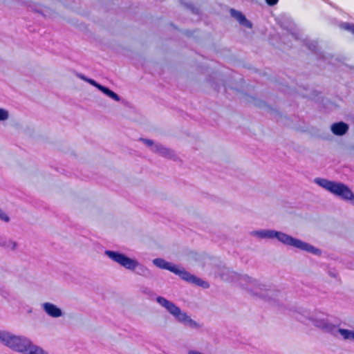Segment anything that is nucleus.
Listing matches in <instances>:
<instances>
[{
    "label": "nucleus",
    "mask_w": 354,
    "mask_h": 354,
    "mask_svg": "<svg viewBox=\"0 0 354 354\" xmlns=\"http://www.w3.org/2000/svg\"><path fill=\"white\" fill-rule=\"evenodd\" d=\"M141 140L149 146H152L153 145V142L151 140L142 138Z\"/></svg>",
    "instance_id": "obj_23"
},
{
    "label": "nucleus",
    "mask_w": 354,
    "mask_h": 354,
    "mask_svg": "<svg viewBox=\"0 0 354 354\" xmlns=\"http://www.w3.org/2000/svg\"><path fill=\"white\" fill-rule=\"evenodd\" d=\"M152 263L156 267L174 273L188 283L201 287L203 289H207L209 288V283L208 281L192 274L185 268L178 264L168 261L163 258H156L153 259Z\"/></svg>",
    "instance_id": "obj_4"
},
{
    "label": "nucleus",
    "mask_w": 354,
    "mask_h": 354,
    "mask_svg": "<svg viewBox=\"0 0 354 354\" xmlns=\"http://www.w3.org/2000/svg\"><path fill=\"white\" fill-rule=\"evenodd\" d=\"M250 235L259 239H276L284 245L289 246L315 256L320 257L323 254L321 249L281 231L272 229L257 230L251 232Z\"/></svg>",
    "instance_id": "obj_1"
},
{
    "label": "nucleus",
    "mask_w": 354,
    "mask_h": 354,
    "mask_svg": "<svg viewBox=\"0 0 354 354\" xmlns=\"http://www.w3.org/2000/svg\"><path fill=\"white\" fill-rule=\"evenodd\" d=\"M341 28L344 30H348L354 35V24L344 23L341 25Z\"/></svg>",
    "instance_id": "obj_16"
},
{
    "label": "nucleus",
    "mask_w": 354,
    "mask_h": 354,
    "mask_svg": "<svg viewBox=\"0 0 354 354\" xmlns=\"http://www.w3.org/2000/svg\"><path fill=\"white\" fill-rule=\"evenodd\" d=\"M0 220L8 223L10 221V216L0 208Z\"/></svg>",
    "instance_id": "obj_17"
},
{
    "label": "nucleus",
    "mask_w": 354,
    "mask_h": 354,
    "mask_svg": "<svg viewBox=\"0 0 354 354\" xmlns=\"http://www.w3.org/2000/svg\"><path fill=\"white\" fill-rule=\"evenodd\" d=\"M156 147L157 151L160 153L166 154V152L168 151V149L165 148V147H163L162 146L157 145Z\"/></svg>",
    "instance_id": "obj_19"
},
{
    "label": "nucleus",
    "mask_w": 354,
    "mask_h": 354,
    "mask_svg": "<svg viewBox=\"0 0 354 354\" xmlns=\"http://www.w3.org/2000/svg\"><path fill=\"white\" fill-rule=\"evenodd\" d=\"M330 259L336 260V258L333 257V254L328 256Z\"/></svg>",
    "instance_id": "obj_28"
},
{
    "label": "nucleus",
    "mask_w": 354,
    "mask_h": 354,
    "mask_svg": "<svg viewBox=\"0 0 354 354\" xmlns=\"http://www.w3.org/2000/svg\"><path fill=\"white\" fill-rule=\"evenodd\" d=\"M18 246V243L16 241H14L11 239L7 240L5 239V245H2V248H3L6 250H15Z\"/></svg>",
    "instance_id": "obj_15"
},
{
    "label": "nucleus",
    "mask_w": 354,
    "mask_h": 354,
    "mask_svg": "<svg viewBox=\"0 0 354 354\" xmlns=\"http://www.w3.org/2000/svg\"><path fill=\"white\" fill-rule=\"evenodd\" d=\"M97 88L103 92L105 95L110 97L111 99L118 102L120 101V97L118 94H116L113 91L110 90L109 88L105 87L102 85H97Z\"/></svg>",
    "instance_id": "obj_14"
},
{
    "label": "nucleus",
    "mask_w": 354,
    "mask_h": 354,
    "mask_svg": "<svg viewBox=\"0 0 354 354\" xmlns=\"http://www.w3.org/2000/svg\"><path fill=\"white\" fill-rule=\"evenodd\" d=\"M82 79L84 80H86L88 82H89L91 84L95 86V87L97 88V85H100L99 84H97L95 80H92V79H86L83 77H81Z\"/></svg>",
    "instance_id": "obj_21"
},
{
    "label": "nucleus",
    "mask_w": 354,
    "mask_h": 354,
    "mask_svg": "<svg viewBox=\"0 0 354 354\" xmlns=\"http://www.w3.org/2000/svg\"><path fill=\"white\" fill-rule=\"evenodd\" d=\"M305 313L306 315H304L312 322L314 326L331 335L335 334L334 332L335 330V328H337V325L330 323L326 318L318 317L317 315H310V313L307 311H305Z\"/></svg>",
    "instance_id": "obj_8"
},
{
    "label": "nucleus",
    "mask_w": 354,
    "mask_h": 354,
    "mask_svg": "<svg viewBox=\"0 0 354 354\" xmlns=\"http://www.w3.org/2000/svg\"><path fill=\"white\" fill-rule=\"evenodd\" d=\"M348 130V125L344 122H335L331 126V131L336 136H343Z\"/></svg>",
    "instance_id": "obj_11"
},
{
    "label": "nucleus",
    "mask_w": 354,
    "mask_h": 354,
    "mask_svg": "<svg viewBox=\"0 0 354 354\" xmlns=\"http://www.w3.org/2000/svg\"><path fill=\"white\" fill-rule=\"evenodd\" d=\"M104 254L113 261L127 270L133 271L136 274L147 278L153 277L152 272L143 264H141L136 258H131L120 250H106Z\"/></svg>",
    "instance_id": "obj_5"
},
{
    "label": "nucleus",
    "mask_w": 354,
    "mask_h": 354,
    "mask_svg": "<svg viewBox=\"0 0 354 354\" xmlns=\"http://www.w3.org/2000/svg\"><path fill=\"white\" fill-rule=\"evenodd\" d=\"M315 182L322 187L342 199H354L353 193L344 183L330 181L324 178H316Z\"/></svg>",
    "instance_id": "obj_7"
},
{
    "label": "nucleus",
    "mask_w": 354,
    "mask_h": 354,
    "mask_svg": "<svg viewBox=\"0 0 354 354\" xmlns=\"http://www.w3.org/2000/svg\"><path fill=\"white\" fill-rule=\"evenodd\" d=\"M1 295L4 298H7L9 296V293L5 290H1Z\"/></svg>",
    "instance_id": "obj_24"
},
{
    "label": "nucleus",
    "mask_w": 354,
    "mask_h": 354,
    "mask_svg": "<svg viewBox=\"0 0 354 354\" xmlns=\"http://www.w3.org/2000/svg\"><path fill=\"white\" fill-rule=\"evenodd\" d=\"M281 205L283 211L288 214H295V210L299 208L297 203H291L289 201H281Z\"/></svg>",
    "instance_id": "obj_12"
},
{
    "label": "nucleus",
    "mask_w": 354,
    "mask_h": 354,
    "mask_svg": "<svg viewBox=\"0 0 354 354\" xmlns=\"http://www.w3.org/2000/svg\"><path fill=\"white\" fill-rule=\"evenodd\" d=\"M220 276L221 277L222 279L223 280H226L227 281L229 279L228 277H227V274H225L224 272H222L221 274H220Z\"/></svg>",
    "instance_id": "obj_25"
},
{
    "label": "nucleus",
    "mask_w": 354,
    "mask_h": 354,
    "mask_svg": "<svg viewBox=\"0 0 354 354\" xmlns=\"http://www.w3.org/2000/svg\"><path fill=\"white\" fill-rule=\"evenodd\" d=\"M8 117V111L3 109H0V121L6 120Z\"/></svg>",
    "instance_id": "obj_18"
},
{
    "label": "nucleus",
    "mask_w": 354,
    "mask_h": 354,
    "mask_svg": "<svg viewBox=\"0 0 354 354\" xmlns=\"http://www.w3.org/2000/svg\"><path fill=\"white\" fill-rule=\"evenodd\" d=\"M279 0H266V3L268 6H274L278 3Z\"/></svg>",
    "instance_id": "obj_22"
},
{
    "label": "nucleus",
    "mask_w": 354,
    "mask_h": 354,
    "mask_svg": "<svg viewBox=\"0 0 354 354\" xmlns=\"http://www.w3.org/2000/svg\"><path fill=\"white\" fill-rule=\"evenodd\" d=\"M231 15L234 17L241 24H248L250 26H251L250 23L246 19L245 17L242 14L241 12L237 11L234 9H231L230 10Z\"/></svg>",
    "instance_id": "obj_13"
},
{
    "label": "nucleus",
    "mask_w": 354,
    "mask_h": 354,
    "mask_svg": "<svg viewBox=\"0 0 354 354\" xmlns=\"http://www.w3.org/2000/svg\"><path fill=\"white\" fill-rule=\"evenodd\" d=\"M42 309L48 316L53 318L62 317L64 314L59 307L50 302L44 303L42 304Z\"/></svg>",
    "instance_id": "obj_9"
},
{
    "label": "nucleus",
    "mask_w": 354,
    "mask_h": 354,
    "mask_svg": "<svg viewBox=\"0 0 354 354\" xmlns=\"http://www.w3.org/2000/svg\"><path fill=\"white\" fill-rule=\"evenodd\" d=\"M156 301L162 307L165 308L178 322L183 324L185 327L193 330H199L202 328V324L192 319L186 312L183 311L174 302L162 296L156 297Z\"/></svg>",
    "instance_id": "obj_6"
},
{
    "label": "nucleus",
    "mask_w": 354,
    "mask_h": 354,
    "mask_svg": "<svg viewBox=\"0 0 354 354\" xmlns=\"http://www.w3.org/2000/svg\"><path fill=\"white\" fill-rule=\"evenodd\" d=\"M335 334H333L334 337H337L340 335L344 340H350L354 342V330L335 328Z\"/></svg>",
    "instance_id": "obj_10"
},
{
    "label": "nucleus",
    "mask_w": 354,
    "mask_h": 354,
    "mask_svg": "<svg viewBox=\"0 0 354 354\" xmlns=\"http://www.w3.org/2000/svg\"><path fill=\"white\" fill-rule=\"evenodd\" d=\"M328 275L330 277H331L333 278H335V279H336L337 277V276H338V273L335 270H329L328 272Z\"/></svg>",
    "instance_id": "obj_20"
},
{
    "label": "nucleus",
    "mask_w": 354,
    "mask_h": 354,
    "mask_svg": "<svg viewBox=\"0 0 354 354\" xmlns=\"http://www.w3.org/2000/svg\"><path fill=\"white\" fill-rule=\"evenodd\" d=\"M346 201L348 202L351 205L354 207V201Z\"/></svg>",
    "instance_id": "obj_27"
},
{
    "label": "nucleus",
    "mask_w": 354,
    "mask_h": 354,
    "mask_svg": "<svg viewBox=\"0 0 354 354\" xmlns=\"http://www.w3.org/2000/svg\"><path fill=\"white\" fill-rule=\"evenodd\" d=\"M0 342L11 350L23 354H48L43 348L33 344L28 337L7 330H0Z\"/></svg>",
    "instance_id": "obj_3"
},
{
    "label": "nucleus",
    "mask_w": 354,
    "mask_h": 354,
    "mask_svg": "<svg viewBox=\"0 0 354 354\" xmlns=\"http://www.w3.org/2000/svg\"><path fill=\"white\" fill-rule=\"evenodd\" d=\"M5 238L0 236V246L5 245Z\"/></svg>",
    "instance_id": "obj_26"
},
{
    "label": "nucleus",
    "mask_w": 354,
    "mask_h": 354,
    "mask_svg": "<svg viewBox=\"0 0 354 354\" xmlns=\"http://www.w3.org/2000/svg\"><path fill=\"white\" fill-rule=\"evenodd\" d=\"M236 279L239 281L241 287L250 292L254 297H259L273 306H281L278 299L281 291L270 285L260 283L257 279L247 274L235 273Z\"/></svg>",
    "instance_id": "obj_2"
}]
</instances>
